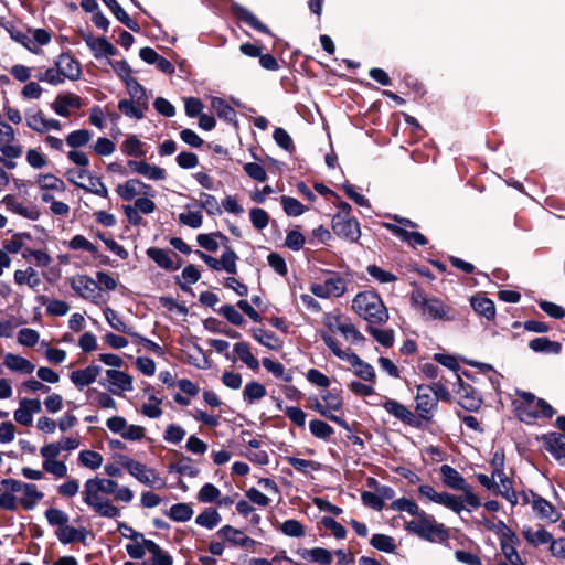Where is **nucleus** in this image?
Returning <instances> with one entry per match:
<instances>
[{
  "mask_svg": "<svg viewBox=\"0 0 565 565\" xmlns=\"http://www.w3.org/2000/svg\"><path fill=\"white\" fill-rule=\"evenodd\" d=\"M118 482L107 478H90L84 483L82 500L96 514L103 518L115 519L120 515V509L105 497L115 493Z\"/></svg>",
  "mask_w": 565,
  "mask_h": 565,
  "instance_id": "obj_1",
  "label": "nucleus"
},
{
  "mask_svg": "<svg viewBox=\"0 0 565 565\" xmlns=\"http://www.w3.org/2000/svg\"><path fill=\"white\" fill-rule=\"evenodd\" d=\"M352 308L367 322V326L384 324L388 320V311L375 291L359 292L352 300Z\"/></svg>",
  "mask_w": 565,
  "mask_h": 565,
  "instance_id": "obj_2",
  "label": "nucleus"
},
{
  "mask_svg": "<svg viewBox=\"0 0 565 565\" xmlns=\"http://www.w3.org/2000/svg\"><path fill=\"white\" fill-rule=\"evenodd\" d=\"M516 395L521 398L515 402V412L518 418L525 424H534L537 415L531 411L532 406L541 408L544 418H552L556 411L545 399L536 397L531 392L516 390Z\"/></svg>",
  "mask_w": 565,
  "mask_h": 565,
  "instance_id": "obj_3",
  "label": "nucleus"
},
{
  "mask_svg": "<svg viewBox=\"0 0 565 565\" xmlns=\"http://www.w3.org/2000/svg\"><path fill=\"white\" fill-rule=\"evenodd\" d=\"M412 305L419 307L422 313L431 320L452 321V309L437 297H428L423 290L415 289L411 295Z\"/></svg>",
  "mask_w": 565,
  "mask_h": 565,
  "instance_id": "obj_4",
  "label": "nucleus"
},
{
  "mask_svg": "<svg viewBox=\"0 0 565 565\" xmlns=\"http://www.w3.org/2000/svg\"><path fill=\"white\" fill-rule=\"evenodd\" d=\"M406 531L418 535L420 539L435 542L445 541L448 539V532L444 524L436 522L433 515L427 514L425 511L405 525Z\"/></svg>",
  "mask_w": 565,
  "mask_h": 565,
  "instance_id": "obj_5",
  "label": "nucleus"
},
{
  "mask_svg": "<svg viewBox=\"0 0 565 565\" xmlns=\"http://www.w3.org/2000/svg\"><path fill=\"white\" fill-rule=\"evenodd\" d=\"M439 472L445 487L463 493L461 497L463 504L467 503L472 509H477L481 505L480 499L472 492L470 484L454 467L443 465L439 468Z\"/></svg>",
  "mask_w": 565,
  "mask_h": 565,
  "instance_id": "obj_6",
  "label": "nucleus"
},
{
  "mask_svg": "<svg viewBox=\"0 0 565 565\" xmlns=\"http://www.w3.org/2000/svg\"><path fill=\"white\" fill-rule=\"evenodd\" d=\"M120 463L139 482L156 489L166 487V480L154 469L148 468L146 465L127 456H120Z\"/></svg>",
  "mask_w": 565,
  "mask_h": 565,
  "instance_id": "obj_7",
  "label": "nucleus"
},
{
  "mask_svg": "<svg viewBox=\"0 0 565 565\" xmlns=\"http://www.w3.org/2000/svg\"><path fill=\"white\" fill-rule=\"evenodd\" d=\"M418 493L422 498H426L434 503L444 505L457 514H460L466 509L461 497L448 492H437L429 484L419 486Z\"/></svg>",
  "mask_w": 565,
  "mask_h": 565,
  "instance_id": "obj_8",
  "label": "nucleus"
},
{
  "mask_svg": "<svg viewBox=\"0 0 565 565\" xmlns=\"http://www.w3.org/2000/svg\"><path fill=\"white\" fill-rule=\"evenodd\" d=\"M345 290L347 281L338 273H332L321 284L310 286V291L319 298L341 297Z\"/></svg>",
  "mask_w": 565,
  "mask_h": 565,
  "instance_id": "obj_9",
  "label": "nucleus"
},
{
  "mask_svg": "<svg viewBox=\"0 0 565 565\" xmlns=\"http://www.w3.org/2000/svg\"><path fill=\"white\" fill-rule=\"evenodd\" d=\"M332 230L337 236L351 243L358 242L361 236L359 222L353 217H345L343 214L333 215Z\"/></svg>",
  "mask_w": 565,
  "mask_h": 565,
  "instance_id": "obj_10",
  "label": "nucleus"
},
{
  "mask_svg": "<svg viewBox=\"0 0 565 565\" xmlns=\"http://www.w3.org/2000/svg\"><path fill=\"white\" fill-rule=\"evenodd\" d=\"M106 377V380H100L99 384L114 395L134 390L132 377L122 371L107 370Z\"/></svg>",
  "mask_w": 565,
  "mask_h": 565,
  "instance_id": "obj_11",
  "label": "nucleus"
},
{
  "mask_svg": "<svg viewBox=\"0 0 565 565\" xmlns=\"http://www.w3.org/2000/svg\"><path fill=\"white\" fill-rule=\"evenodd\" d=\"M457 376L458 390L456 394L459 396L458 404L468 412H478L482 404V398L475 387L465 383L459 375Z\"/></svg>",
  "mask_w": 565,
  "mask_h": 565,
  "instance_id": "obj_12",
  "label": "nucleus"
},
{
  "mask_svg": "<svg viewBox=\"0 0 565 565\" xmlns=\"http://www.w3.org/2000/svg\"><path fill=\"white\" fill-rule=\"evenodd\" d=\"M416 412L418 413L419 419L430 420L429 414L437 407V398L433 397L431 388L428 385L417 386L416 394Z\"/></svg>",
  "mask_w": 565,
  "mask_h": 565,
  "instance_id": "obj_13",
  "label": "nucleus"
},
{
  "mask_svg": "<svg viewBox=\"0 0 565 565\" xmlns=\"http://www.w3.org/2000/svg\"><path fill=\"white\" fill-rule=\"evenodd\" d=\"M383 407L388 414L393 415L404 424L409 425L411 427L414 428L422 427V420L399 402L392 398H387L384 402Z\"/></svg>",
  "mask_w": 565,
  "mask_h": 565,
  "instance_id": "obj_14",
  "label": "nucleus"
},
{
  "mask_svg": "<svg viewBox=\"0 0 565 565\" xmlns=\"http://www.w3.org/2000/svg\"><path fill=\"white\" fill-rule=\"evenodd\" d=\"M55 68L58 71L60 76L63 78H68L71 81H76L81 77L82 68L79 63L71 56L68 53H62L55 60Z\"/></svg>",
  "mask_w": 565,
  "mask_h": 565,
  "instance_id": "obj_15",
  "label": "nucleus"
},
{
  "mask_svg": "<svg viewBox=\"0 0 565 565\" xmlns=\"http://www.w3.org/2000/svg\"><path fill=\"white\" fill-rule=\"evenodd\" d=\"M544 448L561 463L565 465V435L552 431L542 436Z\"/></svg>",
  "mask_w": 565,
  "mask_h": 565,
  "instance_id": "obj_16",
  "label": "nucleus"
},
{
  "mask_svg": "<svg viewBox=\"0 0 565 565\" xmlns=\"http://www.w3.org/2000/svg\"><path fill=\"white\" fill-rule=\"evenodd\" d=\"M102 372V366L90 364L83 370L73 371L70 375L72 383L78 388L83 390L85 386L90 385L97 380Z\"/></svg>",
  "mask_w": 565,
  "mask_h": 565,
  "instance_id": "obj_17",
  "label": "nucleus"
},
{
  "mask_svg": "<svg viewBox=\"0 0 565 565\" xmlns=\"http://www.w3.org/2000/svg\"><path fill=\"white\" fill-rule=\"evenodd\" d=\"M150 185L141 182L138 179H129L124 184H118L116 188L117 194L125 201H131L137 194H149Z\"/></svg>",
  "mask_w": 565,
  "mask_h": 565,
  "instance_id": "obj_18",
  "label": "nucleus"
},
{
  "mask_svg": "<svg viewBox=\"0 0 565 565\" xmlns=\"http://www.w3.org/2000/svg\"><path fill=\"white\" fill-rule=\"evenodd\" d=\"M72 289L81 297L85 299H95L98 285L97 282L86 275H79L72 279Z\"/></svg>",
  "mask_w": 565,
  "mask_h": 565,
  "instance_id": "obj_19",
  "label": "nucleus"
},
{
  "mask_svg": "<svg viewBox=\"0 0 565 565\" xmlns=\"http://www.w3.org/2000/svg\"><path fill=\"white\" fill-rule=\"evenodd\" d=\"M231 10H232L233 14L238 20L243 21L248 26H250L254 30H257L264 34H270V30L264 23H262L257 19V17L253 12H250L247 8H245L238 3H233L231 6Z\"/></svg>",
  "mask_w": 565,
  "mask_h": 565,
  "instance_id": "obj_20",
  "label": "nucleus"
},
{
  "mask_svg": "<svg viewBox=\"0 0 565 565\" xmlns=\"http://www.w3.org/2000/svg\"><path fill=\"white\" fill-rule=\"evenodd\" d=\"M217 535L225 539L233 545L241 547H252L256 544V541L245 535L241 530L235 529L231 525H224L217 531Z\"/></svg>",
  "mask_w": 565,
  "mask_h": 565,
  "instance_id": "obj_21",
  "label": "nucleus"
},
{
  "mask_svg": "<svg viewBox=\"0 0 565 565\" xmlns=\"http://www.w3.org/2000/svg\"><path fill=\"white\" fill-rule=\"evenodd\" d=\"M55 535L60 543H62L63 545H67L73 542H81L83 544H86L88 530L84 526L74 527L67 524L63 529H56Z\"/></svg>",
  "mask_w": 565,
  "mask_h": 565,
  "instance_id": "obj_22",
  "label": "nucleus"
},
{
  "mask_svg": "<svg viewBox=\"0 0 565 565\" xmlns=\"http://www.w3.org/2000/svg\"><path fill=\"white\" fill-rule=\"evenodd\" d=\"M79 109L82 107V99L75 94H61L52 104V109L61 117H68V108Z\"/></svg>",
  "mask_w": 565,
  "mask_h": 565,
  "instance_id": "obj_23",
  "label": "nucleus"
},
{
  "mask_svg": "<svg viewBox=\"0 0 565 565\" xmlns=\"http://www.w3.org/2000/svg\"><path fill=\"white\" fill-rule=\"evenodd\" d=\"M128 167L136 173L147 177L150 180L160 181L167 177L166 170L158 167L151 166L146 161L129 160Z\"/></svg>",
  "mask_w": 565,
  "mask_h": 565,
  "instance_id": "obj_24",
  "label": "nucleus"
},
{
  "mask_svg": "<svg viewBox=\"0 0 565 565\" xmlns=\"http://www.w3.org/2000/svg\"><path fill=\"white\" fill-rule=\"evenodd\" d=\"M531 497L533 498L532 508L540 518L548 519L553 522L558 520L559 514L550 501L532 491Z\"/></svg>",
  "mask_w": 565,
  "mask_h": 565,
  "instance_id": "obj_25",
  "label": "nucleus"
},
{
  "mask_svg": "<svg viewBox=\"0 0 565 565\" xmlns=\"http://www.w3.org/2000/svg\"><path fill=\"white\" fill-rule=\"evenodd\" d=\"M3 202L8 211L21 215L28 220L36 221L41 215L36 206L28 207L22 203L18 202L12 195H7Z\"/></svg>",
  "mask_w": 565,
  "mask_h": 565,
  "instance_id": "obj_26",
  "label": "nucleus"
},
{
  "mask_svg": "<svg viewBox=\"0 0 565 565\" xmlns=\"http://www.w3.org/2000/svg\"><path fill=\"white\" fill-rule=\"evenodd\" d=\"M522 534L527 543L533 547L545 544L551 545V542L554 540L553 534L544 527L533 530L531 526H526L523 529Z\"/></svg>",
  "mask_w": 565,
  "mask_h": 565,
  "instance_id": "obj_27",
  "label": "nucleus"
},
{
  "mask_svg": "<svg viewBox=\"0 0 565 565\" xmlns=\"http://www.w3.org/2000/svg\"><path fill=\"white\" fill-rule=\"evenodd\" d=\"M470 303L472 309L480 316L484 317L487 320H492L495 317V306L494 302L484 296L476 295L470 298Z\"/></svg>",
  "mask_w": 565,
  "mask_h": 565,
  "instance_id": "obj_28",
  "label": "nucleus"
},
{
  "mask_svg": "<svg viewBox=\"0 0 565 565\" xmlns=\"http://www.w3.org/2000/svg\"><path fill=\"white\" fill-rule=\"evenodd\" d=\"M395 236L399 237L404 242L409 245H420L424 246L428 243L427 238L419 232H409L398 225L395 224H386L385 225Z\"/></svg>",
  "mask_w": 565,
  "mask_h": 565,
  "instance_id": "obj_29",
  "label": "nucleus"
},
{
  "mask_svg": "<svg viewBox=\"0 0 565 565\" xmlns=\"http://www.w3.org/2000/svg\"><path fill=\"white\" fill-rule=\"evenodd\" d=\"M146 254L159 267H161L166 270H177L180 267V264L174 265V263L167 249H162V248H158V247H149L146 250Z\"/></svg>",
  "mask_w": 565,
  "mask_h": 565,
  "instance_id": "obj_30",
  "label": "nucleus"
},
{
  "mask_svg": "<svg viewBox=\"0 0 565 565\" xmlns=\"http://www.w3.org/2000/svg\"><path fill=\"white\" fill-rule=\"evenodd\" d=\"M105 6L109 8L116 19L126 25L131 31L138 32L140 30V25L132 20L128 13L122 9V7L117 2V0H102Z\"/></svg>",
  "mask_w": 565,
  "mask_h": 565,
  "instance_id": "obj_31",
  "label": "nucleus"
},
{
  "mask_svg": "<svg viewBox=\"0 0 565 565\" xmlns=\"http://www.w3.org/2000/svg\"><path fill=\"white\" fill-rule=\"evenodd\" d=\"M4 365L15 372L22 374H31L35 366L28 359L13 353H7L4 356Z\"/></svg>",
  "mask_w": 565,
  "mask_h": 565,
  "instance_id": "obj_32",
  "label": "nucleus"
},
{
  "mask_svg": "<svg viewBox=\"0 0 565 565\" xmlns=\"http://www.w3.org/2000/svg\"><path fill=\"white\" fill-rule=\"evenodd\" d=\"M21 492L23 497L20 499V503L23 509L28 511L33 510L38 501L42 500L44 497L43 492L39 491L38 487L33 483H25Z\"/></svg>",
  "mask_w": 565,
  "mask_h": 565,
  "instance_id": "obj_33",
  "label": "nucleus"
},
{
  "mask_svg": "<svg viewBox=\"0 0 565 565\" xmlns=\"http://www.w3.org/2000/svg\"><path fill=\"white\" fill-rule=\"evenodd\" d=\"M125 86L130 96L129 100H134L140 106L149 107V96L147 94V90L141 84L138 83L136 78H130L126 81Z\"/></svg>",
  "mask_w": 565,
  "mask_h": 565,
  "instance_id": "obj_34",
  "label": "nucleus"
},
{
  "mask_svg": "<svg viewBox=\"0 0 565 565\" xmlns=\"http://www.w3.org/2000/svg\"><path fill=\"white\" fill-rule=\"evenodd\" d=\"M301 558L319 563L322 565H329L332 562V554L330 551L323 547L303 548L298 552Z\"/></svg>",
  "mask_w": 565,
  "mask_h": 565,
  "instance_id": "obj_35",
  "label": "nucleus"
},
{
  "mask_svg": "<svg viewBox=\"0 0 565 565\" xmlns=\"http://www.w3.org/2000/svg\"><path fill=\"white\" fill-rule=\"evenodd\" d=\"M529 348L539 353H553L558 354L562 350L559 342L552 341L546 337H540L529 342Z\"/></svg>",
  "mask_w": 565,
  "mask_h": 565,
  "instance_id": "obj_36",
  "label": "nucleus"
},
{
  "mask_svg": "<svg viewBox=\"0 0 565 565\" xmlns=\"http://www.w3.org/2000/svg\"><path fill=\"white\" fill-rule=\"evenodd\" d=\"M118 109L128 118L140 120L145 117V113L149 109V107L140 106L134 100L124 98L118 102Z\"/></svg>",
  "mask_w": 565,
  "mask_h": 565,
  "instance_id": "obj_37",
  "label": "nucleus"
},
{
  "mask_svg": "<svg viewBox=\"0 0 565 565\" xmlns=\"http://www.w3.org/2000/svg\"><path fill=\"white\" fill-rule=\"evenodd\" d=\"M252 334L258 343L270 350H278L281 347L279 338L271 331L263 328H254L252 329Z\"/></svg>",
  "mask_w": 565,
  "mask_h": 565,
  "instance_id": "obj_38",
  "label": "nucleus"
},
{
  "mask_svg": "<svg viewBox=\"0 0 565 565\" xmlns=\"http://www.w3.org/2000/svg\"><path fill=\"white\" fill-rule=\"evenodd\" d=\"M519 543H520L519 539L515 542L512 540H507V541L501 540V543H500L501 551L510 565H525V562L522 559V557L519 555V553L516 551V545Z\"/></svg>",
  "mask_w": 565,
  "mask_h": 565,
  "instance_id": "obj_39",
  "label": "nucleus"
},
{
  "mask_svg": "<svg viewBox=\"0 0 565 565\" xmlns=\"http://www.w3.org/2000/svg\"><path fill=\"white\" fill-rule=\"evenodd\" d=\"M211 105L221 119L228 122H234L236 120L235 109L223 98L214 97Z\"/></svg>",
  "mask_w": 565,
  "mask_h": 565,
  "instance_id": "obj_40",
  "label": "nucleus"
},
{
  "mask_svg": "<svg viewBox=\"0 0 565 565\" xmlns=\"http://www.w3.org/2000/svg\"><path fill=\"white\" fill-rule=\"evenodd\" d=\"M266 395V387L256 382H249L245 385L243 391V398L247 404H255Z\"/></svg>",
  "mask_w": 565,
  "mask_h": 565,
  "instance_id": "obj_41",
  "label": "nucleus"
},
{
  "mask_svg": "<svg viewBox=\"0 0 565 565\" xmlns=\"http://www.w3.org/2000/svg\"><path fill=\"white\" fill-rule=\"evenodd\" d=\"M221 520V514L216 509L206 508L196 516L195 523L202 527L212 530L220 524Z\"/></svg>",
  "mask_w": 565,
  "mask_h": 565,
  "instance_id": "obj_42",
  "label": "nucleus"
},
{
  "mask_svg": "<svg viewBox=\"0 0 565 565\" xmlns=\"http://www.w3.org/2000/svg\"><path fill=\"white\" fill-rule=\"evenodd\" d=\"M166 515L175 522H186L193 515V509L189 503H175L171 505Z\"/></svg>",
  "mask_w": 565,
  "mask_h": 565,
  "instance_id": "obj_43",
  "label": "nucleus"
},
{
  "mask_svg": "<svg viewBox=\"0 0 565 565\" xmlns=\"http://www.w3.org/2000/svg\"><path fill=\"white\" fill-rule=\"evenodd\" d=\"M234 351L238 355L239 360L244 362L250 370H257L259 367V362L250 352V348L247 342L235 343Z\"/></svg>",
  "mask_w": 565,
  "mask_h": 565,
  "instance_id": "obj_44",
  "label": "nucleus"
},
{
  "mask_svg": "<svg viewBox=\"0 0 565 565\" xmlns=\"http://www.w3.org/2000/svg\"><path fill=\"white\" fill-rule=\"evenodd\" d=\"M262 363L263 366L275 377L281 379L286 383H290L292 381V373L290 371H286L285 366L280 362L274 361L269 358H264Z\"/></svg>",
  "mask_w": 565,
  "mask_h": 565,
  "instance_id": "obj_45",
  "label": "nucleus"
},
{
  "mask_svg": "<svg viewBox=\"0 0 565 565\" xmlns=\"http://www.w3.org/2000/svg\"><path fill=\"white\" fill-rule=\"evenodd\" d=\"M44 515L49 525L57 529H63L68 524L70 521L68 514L65 511L57 508H49L44 512Z\"/></svg>",
  "mask_w": 565,
  "mask_h": 565,
  "instance_id": "obj_46",
  "label": "nucleus"
},
{
  "mask_svg": "<svg viewBox=\"0 0 565 565\" xmlns=\"http://www.w3.org/2000/svg\"><path fill=\"white\" fill-rule=\"evenodd\" d=\"M142 146L143 143L141 142V140L137 136L131 135L127 137L126 140L122 142L121 150L129 157L140 158L145 156Z\"/></svg>",
  "mask_w": 565,
  "mask_h": 565,
  "instance_id": "obj_47",
  "label": "nucleus"
},
{
  "mask_svg": "<svg viewBox=\"0 0 565 565\" xmlns=\"http://www.w3.org/2000/svg\"><path fill=\"white\" fill-rule=\"evenodd\" d=\"M104 315H105V318L107 320V322L111 326V328H114L115 330L119 331V332H122V333H126V334H129V335H134L135 332L131 330V328H129L122 320L121 318L119 317V315L117 313V311H115L114 309L107 307L105 310H104Z\"/></svg>",
  "mask_w": 565,
  "mask_h": 565,
  "instance_id": "obj_48",
  "label": "nucleus"
},
{
  "mask_svg": "<svg viewBox=\"0 0 565 565\" xmlns=\"http://www.w3.org/2000/svg\"><path fill=\"white\" fill-rule=\"evenodd\" d=\"M36 183L43 190L65 191L64 181L52 173L40 174Z\"/></svg>",
  "mask_w": 565,
  "mask_h": 565,
  "instance_id": "obj_49",
  "label": "nucleus"
},
{
  "mask_svg": "<svg viewBox=\"0 0 565 565\" xmlns=\"http://www.w3.org/2000/svg\"><path fill=\"white\" fill-rule=\"evenodd\" d=\"M170 471H174L190 478L196 477L200 472L199 468L194 466L192 459L189 457H184L178 463L171 465Z\"/></svg>",
  "mask_w": 565,
  "mask_h": 565,
  "instance_id": "obj_50",
  "label": "nucleus"
},
{
  "mask_svg": "<svg viewBox=\"0 0 565 565\" xmlns=\"http://www.w3.org/2000/svg\"><path fill=\"white\" fill-rule=\"evenodd\" d=\"M90 51L97 60L117 54V49L106 38H97L94 49Z\"/></svg>",
  "mask_w": 565,
  "mask_h": 565,
  "instance_id": "obj_51",
  "label": "nucleus"
},
{
  "mask_svg": "<svg viewBox=\"0 0 565 565\" xmlns=\"http://www.w3.org/2000/svg\"><path fill=\"white\" fill-rule=\"evenodd\" d=\"M182 278L185 280V282L181 281L179 278L177 280V284L183 291H189L190 287L189 284H195L201 278V273L196 268V266L190 264L186 265L182 270Z\"/></svg>",
  "mask_w": 565,
  "mask_h": 565,
  "instance_id": "obj_52",
  "label": "nucleus"
},
{
  "mask_svg": "<svg viewBox=\"0 0 565 565\" xmlns=\"http://www.w3.org/2000/svg\"><path fill=\"white\" fill-rule=\"evenodd\" d=\"M78 462L92 470L98 469L103 463V456L94 450H82L78 455Z\"/></svg>",
  "mask_w": 565,
  "mask_h": 565,
  "instance_id": "obj_53",
  "label": "nucleus"
},
{
  "mask_svg": "<svg viewBox=\"0 0 565 565\" xmlns=\"http://www.w3.org/2000/svg\"><path fill=\"white\" fill-rule=\"evenodd\" d=\"M370 544L377 551L385 553H393L396 548L394 539L386 534H373Z\"/></svg>",
  "mask_w": 565,
  "mask_h": 565,
  "instance_id": "obj_54",
  "label": "nucleus"
},
{
  "mask_svg": "<svg viewBox=\"0 0 565 565\" xmlns=\"http://www.w3.org/2000/svg\"><path fill=\"white\" fill-rule=\"evenodd\" d=\"M375 324H370L366 328V331L383 347L391 348L394 343V331L393 330H382L374 327Z\"/></svg>",
  "mask_w": 565,
  "mask_h": 565,
  "instance_id": "obj_55",
  "label": "nucleus"
},
{
  "mask_svg": "<svg viewBox=\"0 0 565 565\" xmlns=\"http://www.w3.org/2000/svg\"><path fill=\"white\" fill-rule=\"evenodd\" d=\"M92 138V134L87 129H78L70 132L66 137V143L71 148H79L86 146Z\"/></svg>",
  "mask_w": 565,
  "mask_h": 565,
  "instance_id": "obj_56",
  "label": "nucleus"
},
{
  "mask_svg": "<svg viewBox=\"0 0 565 565\" xmlns=\"http://www.w3.org/2000/svg\"><path fill=\"white\" fill-rule=\"evenodd\" d=\"M281 205L288 216H299L305 213L306 206L295 198L282 195Z\"/></svg>",
  "mask_w": 565,
  "mask_h": 565,
  "instance_id": "obj_57",
  "label": "nucleus"
},
{
  "mask_svg": "<svg viewBox=\"0 0 565 565\" xmlns=\"http://www.w3.org/2000/svg\"><path fill=\"white\" fill-rule=\"evenodd\" d=\"M391 509L394 511L407 512L413 516H418L422 513L418 504L415 501L409 500L407 498L396 499L395 501L392 502Z\"/></svg>",
  "mask_w": 565,
  "mask_h": 565,
  "instance_id": "obj_58",
  "label": "nucleus"
},
{
  "mask_svg": "<svg viewBox=\"0 0 565 565\" xmlns=\"http://www.w3.org/2000/svg\"><path fill=\"white\" fill-rule=\"evenodd\" d=\"M500 480L499 490L495 491V494H501L512 505L518 503V497L515 491L512 488V481L507 477V475H501L498 477Z\"/></svg>",
  "mask_w": 565,
  "mask_h": 565,
  "instance_id": "obj_59",
  "label": "nucleus"
},
{
  "mask_svg": "<svg viewBox=\"0 0 565 565\" xmlns=\"http://www.w3.org/2000/svg\"><path fill=\"white\" fill-rule=\"evenodd\" d=\"M310 433L320 439L328 440L334 433L333 428L326 422L320 419H312L309 423Z\"/></svg>",
  "mask_w": 565,
  "mask_h": 565,
  "instance_id": "obj_60",
  "label": "nucleus"
},
{
  "mask_svg": "<svg viewBox=\"0 0 565 565\" xmlns=\"http://www.w3.org/2000/svg\"><path fill=\"white\" fill-rule=\"evenodd\" d=\"M238 259L236 253L232 248H226L220 259V270H225L231 275L237 273L236 260Z\"/></svg>",
  "mask_w": 565,
  "mask_h": 565,
  "instance_id": "obj_61",
  "label": "nucleus"
},
{
  "mask_svg": "<svg viewBox=\"0 0 565 565\" xmlns=\"http://www.w3.org/2000/svg\"><path fill=\"white\" fill-rule=\"evenodd\" d=\"M281 533L289 537H301L305 535V527L298 520L289 519L280 524Z\"/></svg>",
  "mask_w": 565,
  "mask_h": 565,
  "instance_id": "obj_62",
  "label": "nucleus"
},
{
  "mask_svg": "<svg viewBox=\"0 0 565 565\" xmlns=\"http://www.w3.org/2000/svg\"><path fill=\"white\" fill-rule=\"evenodd\" d=\"M200 206L210 215H220L222 213L217 199L209 193H200Z\"/></svg>",
  "mask_w": 565,
  "mask_h": 565,
  "instance_id": "obj_63",
  "label": "nucleus"
},
{
  "mask_svg": "<svg viewBox=\"0 0 565 565\" xmlns=\"http://www.w3.org/2000/svg\"><path fill=\"white\" fill-rule=\"evenodd\" d=\"M249 220H250V223L253 224V226L258 231L266 228L269 224L268 213L264 209H260V207L250 209Z\"/></svg>",
  "mask_w": 565,
  "mask_h": 565,
  "instance_id": "obj_64",
  "label": "nucleus"
}]
</instances>
